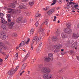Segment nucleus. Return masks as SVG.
Returning a JSON list of instances; mask_svg holds the SVG:
<instances>
[{"label": "nucleus", "mask_w": 79, "mask_h": 79, "mask_svg": "<svg viewBox=\"0 0 79 79\" xmlns=\"http://www.w3.org/2000/svg\"><path fill=\"white\" fill-rule=\"evenodd\" d=\"M39 30L40 31L39 34H40V37L38 38V40H41L43 39H44L43 37H42V36H45V33L44 32V29H42V25H41L39 27Z\"/></svg>", "instance_id": "f257e3e1"}, {"label": "nucleus", "mask_w": 79, "mask_h": 79, "mask_svg": "<svg viewBox=\"0 0 79 79\" xmlns=\"http://www.w3.org/2000/svg\"><path fill=\"white\" fill-rule=\"evenodd\" d=\"M77 58L78 60H79V56H77Z\"/></svg>", "instance_id": "69168bd1"}, {"label": "nucleus", "mask_w": 79, "mask_h": 79, "mask_svg": "<svg viewBox=\"0 0 79 79\" xmlns=\"http://www.w3.org/2000/svg\"><path fill=\"white\" fill-rule=\"evenodd\" d=\"M56 35L57 36H54L52 38V40H60V29H58L56 31Z\"/></svg>", "instance_id": "7ed1b4c3"}, {"label": "nucleus", "mask_w": 79, "mask_h": 79, "mask_svg": "<svg viewBox=\"0 0 79 79\" xmlns=\"http://www.w3.org/2000/svg\"><path fill=\"white\" fill-rule=\"evenodd\" d=\"M29 0V5L30 6H33L34 4V2L33 1V0Z\"/></svg>", "instance_id": "dca6fc26"}, {"label": "nucleus", "mask_w": 79, "mask_h": 79, "mask_svg": "<svg viewBox=\"0 0 79 79\" xmlns=\"http://www.w3.org/2000/svg\"><path fill=\"white\" fill-rule=\"evenodd\" d=\"M10 15H7V18H8V19H10Z\"/></svg>", "instance_id": "3c124183"}, {"label": "nucleus", "mask_w": 79, "mask_h": 79, "mask_svg": "<svg viewBox=\"0 0 79 79\" xmlns=\"http://www.w3.org/2000/svg\"><path fill=\"white\" fill-rule=\"evenodd\" d=\"M34 29L33 28L31 29V30L30 32V34H33V33H34Z\"/></svg>", "instance_id": "5701e85b"}, {"label": "nucleus", "mask_w": 79, "mask_h": 79, "mask_svg": "<svg viewBox=\"0 0 79 79\" xmlns=\"http://www.w3.org/2000/svg\"><path fill=\"white\" fill-rule=\"evenodd\" d=\"M17 12H19V13H20V11L19 10H17L16 12V11H14V14H15V13H16Z\"/></svg>", "instance_id": "a19ab883"}, {"label": "nucleus", "mask_w": 79, "mask_h": 79, "mask_svg": "<svg viewBox=\"0 0 79 79\" xmlns=\"http://www.w3.org/2000/svg\"><path fill=\"white\" fill-rule=\"evenodd\" d=\"M61 36L63 38V39H65V38H66L67 37V35L66 34V33L64 32H62L61 33Z\"/></svg>", "instance_id": "9d476101"}, {"label": "nucleus", "mask_w": 79, "mask_h": 79, "mask_svg": "<svg viewBox=\"0 0 79 79\" xmlns=\"http://www.w3.org/2000/svg\"><path fill=\"white\" fill-rule=\"evenodd\" d=\"M40 49L39 48L38 49L36 50V52L37 53H39V52H40Z\"/></svg>", "instance_id": "ea45409f"}, {"label": "nucleus", "mask_w": 79, "mask_h": 79, "mask_svg": "<svg viewBox=\"0 0 79 79\" xmlns=\"http://www.w3.org/2000/svg\"><path fill=\"white\" fill-rule=\"evenodd\" d=\"M26 39H27V40H30V39H31L29 38L26 37Z\"/></svg>", "instance_id": "4d7b16f0"}, {"label": "nucleus", "mask_w": 79, "mask_h": 79, "mask_svg": "<svg viewBox=\"0 0 79 79\" xmlns=\"http://www.w3.org/2000/svg\"><path fill=\"white\" fill-rule=\"evenodd\" d=\"M23 23L24 25L26 24H27V20H23Z\"/></svg>", "instance_id": "7c9ffc66"}, {"label": "nucleus", "mask_w": 79, "mask_h": 79, "mask_svg": "<svg viewBox=\"0 0 79 79\" xmlns=\"http://www.w3.org/2000/svg\"><path fill=\"white\" fill-rule=\"evenodd\" d=\"M8 58V55L6 56L5 58V60H6Z\"/></svg>", "instance_id": "8fccbe9b"}, {"label": "nucleus", "mask_w": 79, "mask_h": 79, "mask_svg": "<svg viewBox=\"0 0 79 79\" xmlns=\"http://www.w3.org/2000/svg\"><path fill=\"white\" fill-rule=\"evenodd\" d=\"M1 21H2V23L3 24H8L9 23H8V22L7 21H5V19H4L3 17L1 18Z\"/></svg>", "instance_id": "4468645a"}, {"label": "nucleus", "mask_w": 79, "mask_h": 79, "mask_svg": "<svg viewBox=\"0 0 79 79\" xmlns=\"http://www.w3.org/2000/svg\"><path fill=\"white\" fill-rule=\"evenodd\" d=\"M39 23H35V26L36 27H38V26H39Z\"/></svg>", "instance_id": "37998d69"}, {"label": "nucleus", "mask_w": 79, "mask_h": 79, "mask_svg": "<svg viewBox=\"0 0 79 79\" xmlns=\"http://www.w3.org/2000/svg\"><path fill=\"white\" fill-rule=\"evenodd\" d=\"M23 52H26V50H23Z\"/></svg>", "instance_id": "338daca9"}, {"label": "nucleus", "mask_w": 79, "mask_h": 79, "mask_svg": "<svg viewBox=\"0 0 79 79\" xmlns=\"http://www.w3.org/2000/svg\"><path fill=\"white\" fill-rule=\"evenodd\" d=\"M41 71L44 73H49L51 71V70L47 67H43L41 70Z\"/></svg>", "instance_id": "39448f33"}, {"label": "nucleus", "mask_w": 79, "mask_h": 79, "mask_svg": "<svg viewBox=\"0 0 79 79\" xmlns=\"http://www.w3.org/2000/svg\"><path fill=\"white\" fill-rule=\"evenodd\" d=\"M56 9V10H59L60 9V8H59V7H57Z\"/></svg>", "instance_id": "0e129e2a"}, {"label": "nucleus", "mask_w": 79, "mask_h": 79, "mask_svg": "<svg viewBox=\"0 0 79 79\" xmlns=\"http://www.w3.org/2000/svg\"><path fill=\"white\" fill-rule=\"evenodd\" d=\"M15 29H16L17 30H18V29H19V27H18V26L16 25L15 26Z\"/></svg>", "instance_id": "4c0bfd02"}, {"label": "nucleus", "mask_w": 79, "mask_h": 79, "mask_svg": "<svg viewBox=\"0 0 79 79\" xmlns=\"http://www.w3.org/2000/svg\"><path fill=\"white\" fill-rule=\"evenodd\" d=\"M4 46V44L2 42H0V47H2Z\"/></svg>", "instance_id": "f704fd0d"}, {"label": "nucleus", "mask_w": 79, "mask_h": 79, "mask_svg": "<svg viewBox=\"0 0 79 79\" xmlns=\"http://www.w3.org/2000/svg\"><path fill=\"white\" fill-rule=\"evenodd\" d=\"M19 68V66H17L15 69L13 68L9 70L7 73L8 74L11 76L12 75V74H15V73H16V71L18 70V69Z\"/></svg>", "instance_id": "20e7f679"}, {"label": "nucleus", "mask_w": 79, "mask_h": 79, "mask_svg": "<svg viewBox=\"0 0 79 79\" xmlns=\"http://www.w3.org/2000/svg\"><path fill=\"white\" fill-rule=\"evenodd\" d=\"M13 3L15 5V4H16V3H17V1H14L13 2Z\"/></svg>", "instance_id": "09e8293b"}, {"label": "nucleus", "mask_w": 79, "mask_h": 79, "mask_svg": "<svg viewBox=\"0 0 79 79\" xmlns=\"http://www.w3.org/2000/svg\"><path fill=\"white\" fill-rule=\"evenodd\" d=\"M66 26L67 28L64 30V31L67 34H71L72 32V30L70 29L71 27V25L70 23H68L66 24Z\"/></svg>", "instance_id": "f03ea898"}, {"label": "nucleus", "mask_w": 79, "mask_h": 79, "mask_svg": "<svg viewBox=\"0 0 79 79\" xmlns=\"http://www.w3.org/2000/svg\"><path fill=\"white\" fill-rule=\"evenodd\" d=\"M3 48L4 50H6V49H8V47L5 46H4L3 47Z\"/></svg>", "instance_id": "2f4dec72"}, {"label": "nucleus", "mask_w": 79, "mask_h": 79, "mask_svg": "<svg viewBox=\"0 0 79 79\" xmlns=\"http://www.w3.org/2000/svg\"><path fill=\"white\" fill-rule=\"evenodd\" d=\"M52 2H53L51 4L52 5H55V3H56V0H53Z\"/></svg>", "instance_id": "bb28decb"}, {"label": "nucleus", "mask_w": 79, "mask_h": 79, "mask_svg": "<svg viewBox=\"0 0 79 79\" xmlns=\"http://www.w3.org/2000/svg\"><path fill=\"white\" fill-rule=\"evenodd\" d=\"M30 54V53H29V52H28L27 53V55L25 56L24 58V59L23 60V61H22V62H24V61H25L29 57Z\"/></svg>", "instance_id": "2eb2a0df"}, {"label": "nucleus", "mask_w": 79, "mask_h": 79, "mask_svg": "<svg viewBox=\"0 0 79 79\" xmlns=\"http://www.w3.org/2000/svg\"><path fill=\"white\" fill-rule=\"evenodd\" d=\"M10 7H11V8H15V7H16V6H15V4L13 3L10 4Z\"/></svg>", "instance_id": "4be33fe9"}, {"label": "nucleus", "mask_w": 79, "mask_h": 79, "mask_svg": "<svg viewBox=\"0 0 79 79\" xmlns=\"http://www.w3.org/2000/svg\"><path fill=\"white\" fill-rule=\"evenodd\" d=\"M31 50H33V47H32V45L31 46Z\"/></svg>", "instance_id": "603ef678"}, {"label": "nucleus", "mask_w": 79, "mask_h": 79, "mask_svg": "<svg viewBox=\"0 0 79 79\" xmlns=\"http://www.w3.org/2000/svg\"><path fill=\"white\" fill-rule=\"evenodd\" d=\"M67 6V9H69V8H70L71 6H70L68 5H67L66 6Z\"/></svg>", "instance_id": "58836bf2"}, {"label": "nucleus", "mask_w": 79, "mask_h": 79, "mask_svg": "<svg viewBox=\"0 0 79 79\" xmlns=\"http://www.w3.org/2000/svg\"><path fill=\"white\" fill-rule=\"evenodd\" d=\"M78 6V5H75L74 6V8H77Z\"/></svg>", "instance_id": "5fc2aeb1"}, {"label": "nucleus", "mask_w": 79, "mask_h": 79, "mask_svg": "<svg viewBox=\"0 0 79 79\" xmlns=\"http://www.w3.org/2000/svg\"><path fill=\"white\" fill-rule=\"evenodd\" d=\"M19 8L20 9H25V6H22L21 5H20L19 6Z\"/></svg>", "instance_id": "b1692460"}, {"label": "nucleus", "mask_w": 79, "mask_h": 79, "mask_svg": "<svg viewBox=\"0 0 79 79\" xmlns=\"http://www.w3.org/2000/svg\"><path fill=\"white\" fill-rule=\"evenodd\" d=\"M9 27L10 29H12L13 27V25L15 24L14 22H11L10 23Z\"/></svg>", "instance_id": "ddd939ff"}, {"label": "nucleus", "mask_w": 79, "mask_h": 79, "mask_svg": "<svg viewBox=\"0 0 79 79\" xmlns=\"http://www.w3.org/2000/svg\"><path fill=\"white\" fill-rule=\"evenodd\" d=\"M54 11H55L54 9L51 10L48 12V15H51L52 13H53L54 12Z\"/></svg>", "instance_id": "6ab92c4d"}, {"label": "nucleus", "mask_w": 79, "mask_h": 79, "mask_svg": "<svg viewBox=\"0 0 79 79\" xmlns=\"http://www.w3.org/2000/svg\"><path fill=\"white\" fill-rule=\"evenodd\" d=\"M3 61V60L2 59L0 58V62L1 63H2V62Z\"/></svg>", "instance_id": "864d4df0"}, {"label": "nucleus", "mask_w": 79, "mask_h": 79, "mask_svg": "<svg viewBox=\"0 0 79 79\" xmlns=\"http://www.w3.org/2000/svg\"><path fill=\"white\" fill-rule=\"evenodd\" d=\"M52 47L56 48V49H60V48H61L62 47V46L60 44L59 45H56L55 46L54 45L53 46H52Z\"/></svg>", "instance_id": "f8f14e48"}, {"label": "nucleus", "mask_w": 79, "mask_h": 79, "mask_svg": "<svg viewBox=\"0 0 79 79\" xmlns=\"http://www.w3.org/2000/svg\"><path fill=\"white\" fill-rule=\"evenodd\" d=\"M37 36H36L33 38V40H37Z\"/></svg>", "instance_id": "473e14b6"}, {"label": "nucleus", "mask_w": 79, "mask_h": 79, "mask_svg": "<svg viewBox=\"0 0 79 79\" xmlns=\"http://www.w3.org/2000/svg\"><path fill=\"white\" fill-rule=\"evenodd\" d=\"M69 5H72L73 4V2L71 1L70 2H69Z\"/></svg>", "instance_id": "6e6d98bb"}, {"label": "nucleus", "mask_w": 79, "mask_h": 79, "mask_svg": "<svg viewBox=\"0 0 79 79\" xmlns=\"http://www.w3.org/2000/svg\"><path fill=\"white\" fill-rule=\"evenodd\" d=\"M0 52L1 53L3 54V55H5V53L3 52H1V51H0Z\"/></svg>", "instance_id": "de8ad7c7"}, {"label": "nucleus", "mask_w": 79, "mask_h": 79, "mask_svg": "<svg viewBox=\"0 0 79 79\" xmlns=\"http://www.w3.org/2000/svg\"><path fill=\"white\" fill-rule=\"evenodd\" d=\"M4 15L3 14L0 13V18H3Z\"/></svg>", "instance_id": "c9c22d12"}, {"label": "nucleus", "mask_w": 79, "mask_h": 79, "mask_svg": "<svg viewBox=\"0 0 79 79\" xmlns=\"http://www.w3.org/2000/svg\"><path fill=\"white\" fill-rule=\"evenodd\" d=\"M45 60L46 61H50V60H53V54L49 53L48 54V57H45Z\"/></svg>", "instance_id": "423d86ee"}, {"label": "nucleus", "mask_w": 79, "mask_h": 79, "mask_svg": "<svg viewBox=\"0 0 79 79\" xmlns=\"http://www.w3.org/2000/svg\"><path fill=\"white\" fill-rule=\"evenodd\" d=\"M41 46H42V43H40L39 47H41Z\"/></svg>", "instance_id": "79ce46f5"}, {"label": "nucleus", "mask_w": 79, "mask_h": 79, "mask_svg": "<svg viewBox=\"0 0 79 79\" xmlns=\"http://www.w3.org/2000/svg\"><path fill=\"white\" fill-rule=\"evenodd\" d=\"M29 42V40H28L27 41H24L22 42L21 43H20L19 44L20 46H21L22 47V46H23L24 45L26 44H28V43Z\"/></svg>", "instance_id": "6e6552de"}, {"label": "nucleus", "mask_w": 79, "mask_h": 79, "mask_svg": "<svg viewBox=\"0 0 79 79\" xmlns=\"http://www.w3.org/2000/svg\"><path fill=\"white\" fill-rule=\"evenodd\" d=\"M77 43L75 42L72 45L71 47L72 48L76 49L77 48Z\"/></svg>", "instance_id": "9b49d317"}, {"label": "nucleus", "mask_w": 79, "mask_h": 79, "mask_svg": "<svg viewBox=\"0 0 79 79\" xmlns=\"http://www.w3.org/2000/svg\"><path fill=\"white\" fill-rule=\"evenodd\" d=\"M13 35H14V36L15 37H16L17 36V34L16 33H15L14 34H13Z\"/></svg>", "instance_id": "c03bdc74"}, {"label": "nucleus", "mask_w": 79, "mask_h": 79, "mask_svg": "<svg viewBox=\"0 0 79 79\" xmlns=\"http://www.w3.org/2000/svg\"><path fill=\"white\" fill-rule=\"evenodd\" d=\"M30 12H26L25 14V15H27V16H29L30 15Z\"/></svg>", "instance_id": "c85d7f7f"}, {"label": "nucleus", "mask_w": 79, "mask_h": 79, "mask_svg": "<svg viewBox=\"0 0 79 79\" xmlns=\"http://www.w3.org/2000/svg\"><path fill=\"white\" fill-rule=\"evenodd\" d=\"M7 10H11V8H7Z\"/></svg>", "instance_id": "052dcab7"}, {"label": "nucleus", "mask_w": 79, "mask_h": 79, "mask_svg": "<svg viewBox=\"0 0 79 79\" xmlns=\"http://www.w3.org/2000/svg\"><path fill=\"white\" fill-rule=\"evenodd\" d=\"M40 15H41L40 14H37L35 16H36V17H39H39H40Z\"/></svg>", "instance_id": "e433bc0d"}, {"label": "nucleus", "mask_w": 79, "mask_h": 79, "mask_svg": "<svg viewBox=\"0 0 79 79\" xmlns=\"http://www.w3.org/2000/svg\"><path fill=\"white\" fill-rule=\"evenodd\" d=\"M48 20L47 19H45V21L42 24H45V25L47 26V24H48Z\"/></svg>", "instance_id": "412c9836"}, {"label": "nucleus", "mask_w": 79, "mask_h": 79, "mask_svg": "<svg viewBox=\"0 0 79 79\" xmlns=\"http://www.w3.org/2000/svg\"><path fill=\"white\" fill-rule=\"evenodd\" d=\"M35 42V40H33L32 41V43H34Z\"/></svg>", "instance_id": "bf43d9fd"}, {"label": "nucleus", "mask_w": 79, "mask_h": 79, "mask_svg": "<svg viewBox=\"0 0 79 79\" xmlns=\"http://www.w3.org/2000/svg\"><path fill=\"white\" fill-rule=\"evenodd\" d=\"M23 2H26L27 1V0H22Z\"/></svg>", "instance_id": "e2e57ef3"}, {"label": "nucleus", "mask_w": 79, "mask_h": 79, "mask_svg": "<svg viewBox=\"0 0 79 79\" xmlns=\"http://www.w3.org/2000/svg\"><path fill=\"white\" fill-rule=\"evenodd\" d=\"M79 36L78 35L76 34L75 33H73L72 36V38L73 39H77V38H79Z\"/></svg>", "instance_id": "1a4fd4ad"}, {"label": "nucleus", "mask_w": 79, "mask_h": 79, "mask_svg": "<svg viewBox=\"0 0 79 79\" xmlns=\"http://www.w3.org/2000/svg\"><path fill=\"white\" fill-rule=\"evenodd\" d=\"M72 13H75L76 11L75 10H73L72 11Z\"/></svg>", "instance_id": "680f3d73"}, {"label": "nucleus", "mask_w": 79, "mask_h": 79, "mask_svg": "<svg viewBox=\"0 0 79 79\" xmlns=\"http://www.w3.org/2000/svg\"><path fill=\"white\" fill-rule=\"evenodd\" d=\"M30 73V71H28V74H29Z\"/></svg>", "instance_id": "774afa93"}, {"label": "nucleus", "mask_w": 79, "mask_h": 79, "mask_svg": "<svg viewBox=\"0 0 79 79\" xmlns=\"http://www.w3.org/2000/svg\"><path fill=\"white\" fill-rule=\"evenodd\" d=\"M71 7H72V8H74V5H71Z\"/></svg>", "instance_id": "13d9d810"}, {"label": "nucleus", "mask_w": 79, "mask_h": 79, "mask_svg": "<svg viewBox=\"0 0 79 79\" xmlns=\"http://www.w3.org/2000/svg\"><path fill=\"white\" fill-rule=\"evenodd\" d=\"M2 27V28H3V29L4 30H6V26H5L4 25H1Z\"/></svg>", "instance_id": "cd10ccee"}, {"label": "nucleus", "mask_w": 79, "mask_h": 79, "mask_svg": "<svg viewBox=\"0 0 79 79\" xmlns=\"http://www.w3.org/2000/svg\"><path fill=\"white\" fill-rule=\"evenodd\" d=\"M15 60H17L18 58V53H17L15 55Z\"/></svg>", "instance_id": "393cba45"}, {"label": "nucleus", "mask_w": 79, "mask_h": 79, "mask_svg": "<svg viewBox=\"0 0 79 79\" xmlns=\"http://www.w3.org/2000/svg\"><path fill=\"white\" fill-rule=\"evenodd\" d=\"M8 21H7V23H9V24H10V23L11 22V19H8Z\"/></svg>", "instance_id": "72a5a7b5"}, {"label": "nucleus", "mask_w": 79, "mask_h": 79, "mask_svg": "<svg viewBox=\"0 0 79 79\" xmlns=\"http://www.w3.org/2000/svg\"><path fill=\"white\" fill-rule=\"evenodd\" d=\"M6 34L5 33H2L0 35V37L2 40H5L6 39Z\"/></svg>", "instance_id": "0eeeda50"}, {"label": "nucleus", "mask_w": 79, "mask_h": 79, "mask_svg": "<svg viewBox=\"0 0 79 79\" xmlns=\"http://www.w3.org/2000/svg\"><path fill=\"white\" fill-rule=\"evenodd\" d=\"M47 73H46V74H44L43 75V78H44V79H46V78L47 77Z\"/></svg>", "instance_id": "a878e982"}, {"label": "nucleus", "mask_w": 79, "mask_h": 79, "mask_svg": "<svg viewBox=\"0 0 79 79\" xmlns=\"http://www.w3.org/2000/svg\"><path fill=\"white\" fill-rule=\"evenodd\" d=\"M27 66V64L26 63H24V64L22 65V69L23 70V69H24L25 68H26V67Z\"/></svg>", "instance_id": "aec40b11"}, {"label": "nucleus", "mask_w": 79, "mask_h": 79, "mask_svg": "<svg viewBox=\"0 0 79 79\" xmlns=\"http://www.w3.org/2000/svg\"><path fill=\"white\" fill-rule=\"evenodd\" d=\"M52 78V75L50 74H47L46 76V79H50Z\"/></svg>", "instance_id": "a211bd4d"}, {"label": "nucleus", "mask_w": 79, "mask_h": 79, "mask_svg": "<svg viewBox=\"0 0 79 79\" xmlns=\"http://www.w3.org/2000/svg\"><path fill=\"white\" fill-rule=\"evenodd\" d=\"M24 72H25V71L24 70L23 71V72L20 73V76H21L22 75V74H23V73H24Z\"/></svg>", "instance_id": "49530a36"}, {"label": "nucleus", "mask_w": 79, "mask_h": 79, "mask_svg": "<svg viewBox=\"0 0 79 79\" xmlns=\"http://www.w3.org/2000/svg\"><path fill=\"white\" fill-rule=\"evenodd\" d=\"M43 10H44V11H47L48 10V7H46V8H43Z\"/></svg>", "instance_id": "c756f323"}, {"label": "nucleus", "mask_w": 79, "mask_h": 79, "mask_svg": "<svg viewBox=\"0 0 79 79\" xmlns=\"http://www.w3.org/2000/svg\"><path fill=\"white\" fill-rule=\"evenodd\" d=\"M56 16H55L54 19L53 20V21H56Z\"/></svg>", "instance_id": "a18cd8bd"}, {"label": "nucleus", "mask_w": 79, "mask_h": 79, "mask_svg": "<svg viewBox=\"0 0 79 79\" xmlns=\"http://www.w3.org/2000/svg\"><path fill=\"white\" fill-rule=\"evenodd\" d=\"M23 19V17H18L16 20V21L17 23H20L21 21V20H22Z\"/></svg>", "instance_id": "f3484780"}]
</instances>
